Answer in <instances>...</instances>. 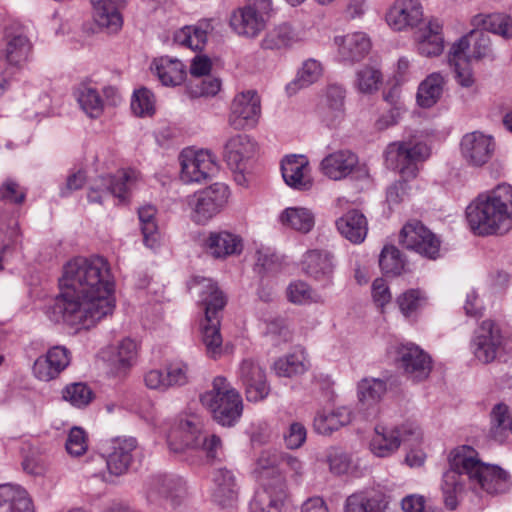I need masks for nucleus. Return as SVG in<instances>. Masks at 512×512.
Segmentation results:
<instances>
[{"instance_id": "4c0bfd02", "label": "nucleus", "mask_w": 512, "mask_h": 512, "mask_svg": "<svg viewBox=\"0 0 512 512\" xmlns=\"http://www.w3.org/2000/svg\"><path fill=\"white\" fill-rule=\"evenodd\" d=\"M469 44L473 46L472 57L474 60H482L493 57L490 37L482 30L475 28L456 42V49H467Z\"/></svg>"}, {"instance_id": "680f3d73", "label": "nucleus", "mask_w": 512, "mask_h": 512, "mask_svg": "<svg viewBox=\"0 0 512 512\" xmlns=\"http://www.w3.org/2000/svg\"><path fill=\"white\" fill-rule=\"evenodd\" d=\"M287 297L289 301L295 304H303L307 302H322L321 296L314 293L313 290L305 282H295L287 288Z\"/></svg>"}, {"instance_id": "c85d7f7f", "label": "nucleus", "mask_w": 512, "mask_h": 512, "mask_svg": "<svg viewBox=\"0 0 512 512\" xmlns=\"http://www.w3.org/2000/svg\"><path fill=\"white\" fill-rule=\"evenodd\" d=\"M0 512H33L27 491L19 485H0Z\"/></svg>"}, {"instance_id": "a878e982", "label": "nucleus", "mask_w": 512, "mask_h": 512, "mask_svg": "<svg viewBox=\"0 0 512 512\" xmlns=\"http://www.w3.org/2000/svg\"><path fill=\"white\" fill-rule=\"evenodd\" d=\"M339 55L343 61L357 62L363 59L371 48L370 39L365 33L354 32L335 39Z\"/></svg>"}, {"instance_id": "bb28decb", "label": "nucleus", "mask_w": 512, "mask_h": 512, "mask_svg": "<svg viewBox=\"0 0 512 512\" xmlns=\"http://www.w3.org/2000/svg\"><path fill=\"white\" fill-rule=\"evenodd\" d=\"M302 270L316 280H328L333 273L332 256L323 250L307 251L301 262Z\"/></svg>"}, {"instance_id": "412c9836", "label": "nucleus", "mask_w": 512, "mask_h": 512, "mask_svg": "<svg viewBox=\"0 0 512 512\" xmlns=\"http://www.w3.org/2000/svg\"><path fill=\"white\" fill-rule=\"evenodd\" d=\"M359 163L358 156L348 149L334 151L320 162V171L331 180L339 181L352 174Z\"/></svg>"}, {"instance_id": "a18cd8bd", "label": "nucleus", "mask_w": 512, "mask_h": 512, "mask_svg": "<svg viewBox=\"0 0 512 512\" xmlns=\"http://www.w3.org/2000/svg\"><path fill=\"white\" fill-rule=\"evenodd\" d=\"M30 50L31 44L25 35H9L6 48L0 51V59H5L11 65H18L27 59Z\"/></svg>"}, {"instance_id": "0e129e2a", "label": "nucleus", "mask_w": 512, "mask_h": 512, "mask_svg": "<svg viewBox=\"0 0 512 512\" xmlns=\"http://www.w3.org/2000/svg\"><path fill=\"white\" fill-rule=\"evenodd\" d=\"M65 447L68 454L73 457L83 455L88 448L85 431L80 427H73L68 434Z\"/></svg>"}, {"instance_id": "f3484780", "label": "nucleus", "mask_w": 512, "mask_h": 512, "mask_svg": "<svg viewBox=\"0 0 512 512\" xmlns=\"http://www.w3.org/2000/svg\"><path fill=\"white\" fill-rule=\"evenodd\" d=\"M281 459L282 453L276 450H264L261 452L254 469L255 477L262 485L260 492L274 490L273 487H275L279 481L282 484V490L286 493L285 480L279 469Z\"/></svg>"}, {"instance_id": "c9c22d12", "label": "nucleus", "mask_w": 512, "mask_h": 512, "mask_svg": "<svg viewBox=\"0 0 512 512\" xmlns=\"http://www.w3.org/2000/svg\"><path fill=\"white\" fill-rule=\"evenodd\" d=\"M153 68L165 86L180 85L186 76L185 65L178 59L160 57L153 61Z\"/></svg>"}, {"instance_id": "c756f323", "label": "nucleus", "mask_w": 512, "mask_h": 512, "mask_svg": "<svg viewBox=\"0 0 512 512\" xmlns=\"http://www.w3.org/2000/svg\"><path fill=\"white\" fill-rule=\"evenodd\" d=\"M338 231L350 242L364 241L368 232L366 217L358 210H350L336 221Z\"/></svg>"}, {"instance_id": "b1692460", "label": "nucleus", "mask_w": 512, "mask_h": 512, "mask_svg": "<svg viewBox=\"0 0 512 512\" xmlns=\"http://www.w3.org/2000/svg\"><path fill=\"white\" fill-rule=\"evenodd\" d=\"M256 152L255 143L246 135H236L225 144L224 158L232 169H246Z\"/></svg>"}, {"instance_id": "de8ad7c7", "label": "nucleus", "mask_w": 512, "mask_h": 512, "mask_svg": "<svg viewBox=\"0 0 512 512\" xmlns=\"http://www.w3.org/2000/svg\"><path fill=\"white\" fill-rule=\"evenodd\" d=\"M386 392V383L378 378H364L358 384V399L363 407H374Z\"/></svg>"}, {"instance_id": "39448f33", "label": "nucleus", "mask_w": 512, "mask_h": 512, "mask_svg": "<svg viewBox=\"0 0 512 512\" xmlns=\"http://www.w3.org/2000/svg\"><path fill=\"white\" fill-rule=\"evenodd\" d=\"M202 423L199 417L191 415L181 419L168 435V443L174 452H183L186 449L201 448L209 460L217 458L221 449V440L216 435L207 438L201 434Z\"/></svg>"}, {"instance_id": "9b49d317", "label": "nucleus", "mask_w": 512, "mask_h": 512, "mask_svg": "<svg viewBox=\"0 0 512 512\" xmlns=\"http://www.w3.org/2000/svg\"><path fill=\"white\" fill-rule=\"evenodd\" d=\"M260 114V97L256 91L248 90L237 94L233 99L228 123L235 130L254 127Z\"/></svg>"}, {"instance_id": "8fccbe9b", "label": "nucleus", "mask_w": 512, "mask_h": 512, "mask_svg": "<svg viewBox=\"0 0 512 512\" xmlns=\"http://www.w3.org/2000/svg\"><path fill=\"white\" fill-rule=\"evenodd\" d=\"M191 76V79L186 84L187 93L192 98L214 96L220 90V80L208 76Z\"/></svg>"}, {"instance_id": "e433bc0d", "label": "nucleus", "mask_w": 512, "mask_h": 512, "mask_svg": "<svg viewBox=\"0 0 512 512\" xmlns=\"http://www.w3.org/2000/svg\"><path fill=\"white\" fill-rule=\"evenodd\" d=\"M351 421V413L346 408L335 410H322L314 418V429L322 435H329L340 427L347 425Z\"/></svg>"}, {"instance_id": "ea45409f", "label": "nucleus", "mask_w": 512, "mask_h": 512, "mask_svg": "<svg viewBox=\"0 0 512 512\" xmlns=\"http://www.w3.org/2000/svg\"><path fill=\"white\" fill-rule=\"evenodd\" d=\"M400 431L377 426L371 440L370 449L377 457H387L400 446Z\"/></svg>"}, {"instance_id": "f03ea898", "label": "nucleus", "mask_w": 512, "mask_h": 512, "mask_svg": "<svg viewBox=\"0 0 512 512\" xmlns=\"http://www.w3.org/2000/svg\"><path fill=\"white\" fill-rule=\"evenodd\" d=\"M472 231L480 236L504 235L512 229V186L500 184L480 194L466 208Z\"/></svg>"}, {"instance_id": "423d86ee", "label": "nucleus", "mask_w": 512, "mask_h": 512, "mask_svg": "<svg viewBox=\"0 0 512 512\" xmlns=\"http://www.w3.org/2000/svg\"><path fill=\"white\" fill-rule=\"evenodd\" d=\"M429 155L430 149L424 142L409 139L390 143L385 150V161L389 168L409 179L416 177L418 163L425 161Z\"/></svg>"}, {"instance_id": "5701e85b", "label": "nucleus", "mask_w": 512, "mask_h": 512, "mask_svg": "<svg viewBox=\"0 0 512 512\" xmlns=\"http://www.w3.org/2000/svg\"><path fill=\"white\" fill-rule=\"evenodd\" d=\"M442 23L437 19H431L415 33L418 51L426 57L438 56L444 49Z\"/></svg>"}, {"instance_id": "c03bdc74", "label": "nucleus", "mask_w": 512, "mask_h": 512, "mask_svg": "<svg viewBox=\"0 0 512 512\" xmlns=\"http://www.w3.org/2000/svg\"><path fill=\"white\" fill-rule=\"evenodd\" d=\"M281 223L301 233H308L315 224L313 213L303 207H289L280 216Z\"/></svg>"}, {"instance_id": "2f4dec72", "label": "nucleus", "mask_w": 512, "mask_h": 512, "mask_svg": "<svg viewBox=\"0 0 512 512\" xmlns=\"http://www.w3.org/2000/svg\"><path fill=\"white\" fill-rule=\"evenodd\" d=\"M213 30L211 21L200 20L196 25L185 26L174 34L175 43L192 50H201L207 41L208 34Z\"/></svg>"}, {"instance_id": "603ef678", "label": "nucleus", "mask_w": 512, "mask_h": 512, "mask_svg": "<svg viewBox=\"0 0 512 512\" xmlns=\"http://www.w3.org/2000/svg\"><path fill=\"white\" fill-rule=\"evenodd\" d=\"M93 397L90 387L82 382L69 384L62 391V398L78 408L87 406Z\"/></svg>"}, {"instance_id": "e2e57ef3", "label": "nucleus", "mask_w": 512, "mask_h": 512, "mask_svg": "<svg viewBox=\"0 0 512 512\" xmlns=\"http://www.w3.org/2000/svg\"><path fill=\"white\" fill-rule=\"evenodd\" d=\"M423 293L418 289H409L397 298V304L404 316L414 314L425 303Z\"/></svg>"}, {"instance_id": "7c9ffc66", "label": "nucleus", "mask_w": 512, "mask_h": 512, "mask_svg": "<svg viewBox=\"0 0 512 512\" xmlns=\"http://www.w3.org/2000/svg\"><path fill=\"white\" fill-rule=\"evenodd\" d=\"M473 46L469 44L466 49H456V42L451 46L448 53V63L454 68L456 79L461 86L470 87L474 83L471 69Z\"/></svg>"}, {"instance_id": "37998d69", "label": "nucleus", "mask_w": 512, "mask_h": 512, "mask_svg": "<svg viewBox=\"0 0 512 512\" xmlns=\"http://www.w3.org/2000/svg\"><path fill=\"white\" fill-rule=\"evenodd\" d=\"M445 80L438 73H432L420 84L417 92V102L423 108H430L440 99Z\"/></svg>"}, {"instance_id": "4d7b16f0", "label": "nucleus", "mask_w": 512, "mask_h": 512, "mask_svg": "<svg viewBox=\"0 0 512 512\" xmlns=\"http://www.w3.org/2000/svg\"><path fill=\"white\" fill-rule=\"evenodd\" d=\"M131 109L137 116H151L155 112V97L153 93L145 87L134 92L131 102Z\"/></svg>"}, {"instance_id": "72a5a7b5", "label": "nucleus", "mask_w": 512, "mask_h": 512, "mask_svg": "<svg viewBox=\"0 0 512 512\" xmlns=\"http://www.w3.org/2000/svg\"><path fill=\"white\" fill-rule=\"evenodd\" d=\"M475 28L489 31L505 39L512 38V18L503 13L477 14L471 19Z\"/></svg>"}, {"instance_id": "bf43d9fd", "label": "nucleus", "mask_w": 512, "mask_h": 512, "mask_svg": "<svg viewBox=\"0 0 512 512\" xmlns=\"http://www.w3.org/2000/svg\"><path fill=\"white\" fill-rule=\"evenodd\" d=\"M282 268L279 256L268 248H261L256 252L255 270L259 274L276 273Z\"/></svg>"}, {"instance_id": "ddd939ff", "label": "nucleus", "mask_w": 512, "mask_h": 512, "mask_svg": "<svg viewBox=\"0 0 512 512\" xmlns=\"http://www.w3.org/2000/svg\"><path fill=\"white\" fill-rule=\"evenodd\" d=\"M239 378L248 401L258 402L268 396L270 386L266 373L257 362L252 359H244L239 367Z\"/></svg>"}, {"instance_id": "09e8293b", "label": "nucleus", "mask_w": 512, "mask_h": 512, "mask_svg": "<svg viewBox=\"0 0 512 512\" xmlns=\"http://www.w3.org/2000/svg\"><path fill=\"white\" fill-rule=\"evenodd\" d=\"M144 244L154 248L158 243V227L155 222L156 208L146 205L138 210Z\"/></svg>"}, {"instance_id": "6e6d98bb", "label": "nucleus", "mask_w": 512, "mask_h": 512, "mask_svg": "<svg viewBox=\"0 0 512 512\" xmlns=\"http://www.w3.org/2000/svg\"><path fill=\"white\" fill-rule=\"evenodd\" d=\"M275 372L278 376L292 377L303 374L306 370L304 357L302 355L291 354L278 359L274 364Z\"/></svg>"}, {"instance_id": "7ed1b4c3", "label": "nucleus", "mask_w": 512, "mask_h": 512, "mask_svg": "<svg viewBox=\"0 0 512 512\" xmlns=\"http://www.w3.org/2000/svg\"><path fill=\"white\" fill-rule=\"evenodd\" d=\"M449 461L451 470L446 473L447 480L465 474L474 488L479 487L489 494L503 493L510 487V475L498 466L484 464L470 446L455 448Z\"/></svg>"}, {"instance_id": "cd10ccee", "label": "nucleus", "mask_w": 512, "mask_h": 512, "mask_svg": "<svg viewBox=\"0 0 512 512\" xmlns=\"http://www.w3.org/2000/svg\"><path fill=\"white\" fill-rule=\"evenodd\" d=\"M300 40L298 33L288 23H281L270 29L260 41L265 51H281L292 47Z\"/></svg>"}, {"instance_id": "473e14b6", "label": "nucleus", "mask_w": 512, "mask_h": 512, "mask_svg": "<svg viewBox=\"0 0 512 512\" xmlns=\"http://www.w3.org/2000/svg\"><path fill=\"white\" fill-rule=\"evenodd\" d=\"M387 505V497L380 492H358L346 499L345 512H383Z\"/></svg>"}, {"instance_id": "5fc2aeb1", "label": "nucleus", "mask_w": 512, "mask_h": 512, "mask_svg": "<svg viewBox=\"0 0 512 512\" xmlns=\"http://www.w3.org/2000/svg\"><path fill=\"white\" fill-rule=\"evenodd\" d=\"M379 265L385 274L399 275L404 270L405 262L395 246L387 245L381 251Z\"/></svg>"}, {"instance_id": "6ab92c4d", "label": "nucleus", "mask_w": 512, "mask_h": 512, "mask_svg": "<svg viewBox=\"0 0 512 512\" xmlns=\"http://www.w3.org/2000/svg\"><path fill=\"white\" fill-rule=\"evenodd\" d=\"M398 362L404 372L414 381L426 379L432 369L430 356L415 345L400 347Z\"/></svg>"}, {"instance_id": "dca6fc26", "label": "nucleus", "mask_w": 512, "mask_h": 512, "mask_svg": "<svg viewBox=\"0 0 512 512\" xmlns=\"http://www.w3.org/2000/svg\"><path fill=\"white\" fill-rule=\"evenodd\" d=\"M423 20L419 0H396L386 13L387 24L395 31L417 27Z\"/></svg>"}, {"instance_id": "49530a36", "label": "nucleus", "mask_w": 512, "mask_h": 512, "mask_svg": "<svg viewBox=\"0 0 512 512\" xmlns=\"http://www.w3.org/2000/svg\"><path fill=\"white\" fill-rule=\"evenodd\" d=\"M216 489L214 497L222 504L226 505L237 497L236 481L233 473L225 468L217 469L213 477Z\"/></svg>"}, {"instance_id": "3c124183", "label": "nucleus", "mask_w": 512, "mask_h": 512, "mask_svg": "<svg viewBox=\"0 0 512 512\" xmlns=\"http://www.w3.org/2000/svg\"><path fill=\"white\" fill-rule=\"evenodd\" d=\"M321 71L322 68L318 61L313 59L305 61L298 71L296 79L288 84V92L294 93L300 88L311 85L319 78Z\"/></svg>"}, {"instance_id": "2eb2a0df", "label": "nucleus", "mask_w": 512, "mask_h": 512, "mask_svg": "<svg viewBox=\"0 0 512 512\" xmlns=\"http://www.w3.org/2000/svg\"><path fill=\"white\" fill-rule=\"evenodd\" d=\"M136 448L137 441L135 438L117 437L111 440L109 450L99 460L106 463L109 474L119 476L128 471Z\"/></svg>"}, {"instance_id": "f257e3e1", "label": "nucleus", "mask_w": 512, "mask_h": 512, "mask_svg": "<svg viewBox=\"0 0 512 512\" xmlns=\"http://www.w3.org/2000/svg\"><path fill=\"white\" fill-rule=\"evenodd\" d=\"M61 294L55 314L71 326L89 329L115 309L114 282L109 263L102 257H76L63 267Z\"/></svg>"}, {"instance_id": "4be33fe9", "label": "nucleus", "mask_w": 512, "mask_h": 512, "mask_svg": "<svg viewBox=\"0 0 512 512\" xmlns=\"http://www.w3.org/2000/svg\"><path fill=\"white\" fill-rule=\"evenodd\" d=\"M282 177L285 183L297 190H308L312 186L310 167L303 155L286 156L281 163Z\"/></svg>"}, {"instance_id": "9d476101", "label": "nucleus", "mask_w": 512, "mask_h": 512, "mask_svg": "<svg viewBox=\"0 0 512 512\" xmlns=\"http://www.w3.org/2000/svg\"><path fill=\"white\" fill-rule=\"evenodd\" d=\"M185 496V488L179 478L166 474L154 475L147 483V500L155 505L171 507L181 504Z\"/></svg>"}, {"instance_id": "a19ab883", "label": "nucleus", "mask_w": 512, "mask_h": 512, "mask_svg": "<svg viewBox=\"0 0 512 512\" xmlns=\"http://www.w3.org/2000/svg\"><path fill=\"white\" fill-rule=\"evenodd\" d=\"M344 99L345 90L343 87L336 84L328 86L323 117L329 126H336L343 119Z\"/></svg>"}, {"instance_id": "f704fd0d", "label": "nucleus", "mask_w": 512, "mask_h": 512, "mask_svg": "<svg viewBox=\"0 0 512 512\" xmlns=\"http://www.w3.org/2000/svg\"><path fill=\"white\" fill-rule=\"evenodd\" d=\"M206 247L215 258H222L233 254H239L242 250L241 239L223 231L210 233Z\"/></svg>"}, {"instance_id": "052dcab7", "label": "nucleus", "mask_w": 512, "mask_h": 512, "mask_svg": "<svg viewBox=\"0 0 512 512\" xmlns=\"http://www.w3.org/2000/svg\"><path fill=\"white\" fill-rule=\"evenodd\" d=\"M116 349L114 361L120 368H129L136 362L138 347L134 340L125 338L119 342Z\"/></svg>"}, {"instance_id": "f8f14e48", "label": "nucleus", "mask_w": 512, "mask_h": 512, "mask_svg": "<svg viewBox=\"0 0 512 512\" xmlns=\"http://www.w3.org/2000/svg\"><path fill=\"white\" fill-rule=\"evenodd\" d=\"M188 289L200 298L204 317H220L227 304V296L216 282L205 277H194L188 283Z\"/></svg>"}, {"instance_id": "79ce46f5", "label": "nucleus", "mask_w": 512, "mask_h": 512, "mask_svg": "<svg viewBox=\"0 0 512 512\" xmlns=\"http://www.w3.org/2000/svg\"><path fill=\"white\" fill-rule=\"evenodd\" d=\"M220 317H204L201 323L202 341L206 347L207 354L216 358L222 353V335L220 333Z\"/></svg>"}, {"instance_id": "69168bd1", "label": "nucleus", "mask_w": 512, "mask_h": 512, "mask_svg": "<svg viewBox=\"0 0 512 512\" xmlns=\"http://www.w3.org/2000/svg\"><path fill=\"white\" fill-rule=\"evenodd\" d=\"M265 335L271 338L275 344L288 342L292 334L289 325L283 318L277 317L266 323Z\"/></svg>"}, {"instance_id": "864d4df0", "label": "nucleus", "mask_w": 512, "mask_h": 512, "mask_svg": "<svg viewBox=\"0 0 512 512\" xmlns=\"http://www.w3.org/2000/svg\"><path fill=\"white\" fill-rule=\"evenodd\" d=\"M382 73L374 66L366 65L356 73V86L362 93H373L379 89Z\"/></svg>"}, {"instance_id": "20e7f679", "label": "nucleus", "mask_w": 512, "mask_h": 512, "mask_svg": "<svg viewBox=\"0 0 512 512\" xmlns=\"http://www.w3.org/2000/svg\"><path fill=\"white\" fill-rule=\"evenodd\" d=\"M200 400L213 419L222 426L230 427L241 417L242 397L225 377L214 378L212 389L201 395Z\"/></svg>"}, {"instance_id": "774afa93", "label": "nucleus", "mask_w": 512, "mask_h": 512, "mask_svg": "<svg viewBox=\"0 0 512 512\" xmlns=\"http://www.w3.org/2000/svg\"><path fill=\"white\" fill-rule=\"evenodd\" d=\"M26 192L13 180H6L0 187V199L13 204H22Z\"/></svg>"}, {"instance_id": "aec40b11", "label": "nucleus", "mask_w": 512, "mask_h": 512, "mask_svg": "<svg viewBox=\"0 0 512 512\" xmlns=\"http://www.w3.org/2000/svg\"><path fill=\"white\" fill-rule=\"evenodd\" d=\"M495 143L492 137L480 132L466 134L461 141V152L465 160L472 166H482L492 157Z\"/></svg>"}, {"instance_id": "0eeeda50", "label": "nucleus", "mask_w": 512, "mask_h": 512, "mask_svg": "<svg viewBox=\"0 0 512 512\" xmlns=\"http://www.w3.org/2000/svg\"><path fill=\"white\" fill-rule=\"evenodd\" d=\"M271 10V0H249L231 13L230 27L239 36L255 38L266 27Z\"/></svg>"}, {"instance_id": "6e6552de", "label": "nucleus", "mask_w": 512, "mask_h": 512, "mask_svg": "<svg viewBox=\"0 0 512 512\" xmlns=\"http://www.w3.org/2000/svg\"><path fill=\"white\" fill-rule=\"evenodd\" d=\"M229 189L223 183H215L188 197L191 218L197 224H206L227 203Z\"/></svg>"}, {"instance_id": "4468645a", "label": "nucleus", "mask_w": 512, "mask_h": 512, "mask_svg": "<svg viewBox=\"0 0 512 512\" xmlns=\"http://www.w3.org/2000/svg\"><path fill=\"white\" fill-rule=\"evenodd\" d=\"M181 179L186 182H201L216 171V164L209 151H183L180 155Z\"/></svg>"}, {"instance_id": "58836bf2", "label": "nucleus", "mask_w": 512, "mask_h": 512, "mask_svg": "<svg viewBox=\"0 0 512 512\" xmlns=\"http://www.w3.org/2000/svg\"><path fill=\"white\" fill-rule=\"evenodd\" d=\"M136 179L134 171L123 172L121 176H107L102 180L106 182L105 187H98L97 190L91 189L88 198L91 202L100 203L103 194L111 193L112 195L124 199L127 190V184Z\"/></svg>"}, {"instance_id": "338daca9", "label": "nucleus", "mask_w": 512, "mask_h": 512, "mask_svg": "<svg viewBox=\"0 0 512 512\" xmlns=\"http://www.w3.org/2000/svg\"><path fill=\"white\" fill-rule=\"evenodd\" d=\"M34 375L41 381H51L59 376L61 371L55 366L48 352L36 359L33 365Z\"/></svg>"}, {"instance_id": "1a4fd4ad", "label": "nucleus", "mask_w": 512, "mask_h": 512, "mask_svg": "<svg viewBox=\"0 0 512 512\" xmlns=\"http://www.w3.org/2000/svg\"><path fill=\"white\" fill-rule=\"evenodd\" d=\"M399 242L403 247L430 259H435L439 254L440 241L418 220H411L403 226Z\"/></svg>"}, {"instance_id": "13d9d810", "label": "nucleus", "mask_w": 512, "mask_h": 512, "mask_svg": "<svg viewBox=\"0 0 512 512\" xmlns=\"http://www.w3.org/2000/svg\"><path fill=\"white\" fill-rule=\"evenodd\" d=\"M78 101L82 109L91 118L99 117L103 112V102L98 92L90 87L80 90Z\"/></svg>"}, {"instance_id": "a211bd4d", "label": "nucleus", "mask_w": 512, "mask_h": 512, "mask_svg": "<svg viewBox=\"0 0 512 512\" xmlns=\"http://www.w3.org/2000/svg\"><path fill=\"white\" fill-rule=\"evenodd\" d=\"M501 344L502 336L494 321L484 320L473 341L475 357L482 363H490L495 360Z\"/></svg>"}, {"instance_id": "393cba45", "label": "nucleus", "mask_w": 512, "mask_h": 512, "mask_svg": "<svg viewBox=\"0 0 512 512\" xmlns=\"http://www.w3.org/2000/svg\"><path fill=\"white\" fill-rule=\"evenodd\" d=\"M93 6V18L99 27L109 32H117L122 26V18L119 9L125 4V0H91Z\"/></svg>"}]
</instances>
